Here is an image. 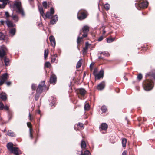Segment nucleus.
I'll list each match as a JSON object with an SVG mask.
<instances>
[{"mask_svg": "<svg viewBox=\"0 0 155 155\" xmlns=\"http://www.w3.org/2000/svg\"><path fill=\"white\" fill-rule=\"evenodd\" d=\"M13 6L17 12L21 14L22 16H25V13L22 7L21 2L20 1L15 2Z\"/></svg>", "mask_w": 155, "mask_h": 155, "instance_id": "1", "label": "nucleus"}, {"mask_svg": "<svg viewBox=\"0 0 155 155\" xmlns=\"http://www.w3.org/2000/svg\"><path fill=\"white\" fill-rule=\"evenodd\" d=\"M149 78H147V79L144 81L143 83L144 89L147 91L152 89L154 86L153 82L151 80H149Z\"/></svg>", "mask_w": 155, "mask_h": 155, "instance_id": "2", "label": "nucleus"}, {"mask_svg": "<svg viewBox=\"0 0 155 155\" xmlns=\"http://www.w3.org/2000/svg\"><path fill=\"white\" fill-rule=\"evenodd\" d=\"M137 3H135V5L136 8L139 10L140 8H146L148 5V2L143 1L140 2V0H137Z\"/></svg>", "mask_w": 155, "mask_h": 155, "instance_id": "3", "label": "nucleus"}, {"mask_svg": "<svg viewBox=\"0 0 155 155\" xmlns=\"http://www.w3.org/2000/svg\"><path fill=\"white\" fill-rule=\"evenodd\" d=\"M87 15V12L86 10H80L78 12L77 17L79 20H82L86 18Z\"/></svg>", "mask_w": 155, "mask_h": 155, "instance_id": "4", "label": "nucleus"}, {"mask_svg": "<svg viewBox=\"0 0 155 155\" xmlns=\"http://www.w3.org/2000/svg\"><path fill=\"white\" fill-rule=\"evenodd\" d=\"M7 49L4 45L1 46L0 48V58L1 60L4 58L6 54Z\"/></svg>", "mask_w": 155, "mask_h": 155, "instance_id": "5", "label": "nucleus"}, {"mask_svg": "<svg viewBox=\"0 0 155 155\" xmlns=\"http://www.w3.org/2000/svg\"><path fill=\"white\" fill-rule=\"evenodd\" d=\"M45 81H43L40 82L36 89V92L41 94L42 93L44 87V86L45 87H46V85H45Z\"/></svg>", "mask_w": 155, "mask_h": 155, "instance_id": "6", "label": "nucleus"}, {"mask_svg": "<svg viewBox=\"0 0 155 155\" xmlns=\"http://www.w3.org/2000/svg\"><path fill=\"white\" fill-rule=\"evenodd\" d=\"M54 8L53 7H51L50 8V11L47 12L46 15H44V17H45L48 18H52L53 17H52L51 15L54 13Z\"/></svg>", "mask_w": 155, "mask_h": 155, "instance_id": "7", "label": "nucleus"}, {"mask_svg": "<svg viewBox=\"0 0 155 155\" xmlns=\"http://www.w3.org/2000/svg\"><path fill=\"white\" fill-rule=\"evenodd\" d=\"M104 71L103 70H101L98 73L95 75L96 79L99 80L101 78H103L104 76Z\"/></svg>", "mask_w": 155, "mask_h": 155, "instance_id": "8", "label": "nucleus"}, {"mask_svg": "<svg viewBox=\"0 0 155 155\" xmlns=\"http://www.w3.org/2000/svg\"><path fill=\"white\" fill-rule=\"evenodd\" d=\"M12 150L11 151V152L15 155H19L21 153V151L17 147H14Z\"/></svg>", "mask_w": 155, "mask_h": 155, "instance_id": "9", "label": "nucleus"}, {"mask_svg": "<svg viewBox=\"0 0 155 155\" xmlns=\"http://www.w3.org/2000/svg\"><path fill=\"white\" fill-rule=\"evenodd\" d=\"M49 39L51 46L53 47H55L56 45V42L54 37L52 35H51L49 37Z\"/></svg>", "mask_w": 155, "mask_h": 155, "instance_id": "10", "label": "nucleus"}, {"mask_svg": "<svg viewBox=\"0 0 155 155\" xmlns=\"http://www.w3.org/2000/svg\"><path fill=\"white\" fill-rule=\"evenodd\" d=\"M105 83L104 82H102L98 84L97 87V89L100 91L103 90L105 87Z\"/></svg>", "mask_w": 155, "mask_h": 155, "instance_id": "11", "label": "nucleus"}, {"mask_svg": "<svg viewBox=\"0 0 155 155\" xmlns=\"http://www.w3.org/2000/svg\"><path fill=\"white\" fill-rule=\"evenodd\" d=\"M152 77L155 79V70H153L147 74L146 75V78H148L149 77Z\"/></svg>", "mask_w": 155, "mask_h": 155, "instance_id": "12", "label": "nucleus"}, {"mask_svg": "<svg viewBox=\"0 0 155 155\" xmlns=\"http://www.w3.org/2000/svg\"><path fill=\"white\" fill-rule=\"evenodd\" d=\"M8 0H0V2H2V4H0V8H4L8 3Z\"/></svg>", "mask_w": 155, "mask_h": 155, "instance_id": "13", "label": "nucleus"}, {"mask_svg": "<svg viewBox=\"0 0 155 155\" xmlns=\"http://www.w3.org/2000/svg\"><path fill=\"white\" fill-rule=\"evenodd\" d=\"M5 23L8 27H13L15 26V25L12 22L7 19L5 21Z\"/></svg>", "mask_w": 155, "mask_h": 155, "instance_id": "14", "label": "nucleus"}, {"mask_svg": "<svg viewBox=\"0 0 155 155\" xmlns=\"http://www.w3.org/2000/svg\"><path fill=\"white\" fill-rule=\"evenodd\" d=\"M51 19L50 21V23L51 24L54 25L56 23L58 19V17L57 15H54L53 17V18H51Z\"/></svg>", "mask_w": 155, "mask_h": 155, "instance_id": "15", "label": "nucleus"}, {"mask_svg": "<svg viewBox=\"0 0 155 155\" xmlns=\"http://www.w3.org/2000/svg\"><path fill=\"white\" fill-rule=\"evenodd\" d=\"M57 81L56 76L54 75H52L50 78V83H55Z\"/></svg>", "mask_w": 155, "mask_h": 155, "instance_id": "16", "label": "nucleus"}, {"mask_svg": "<svg viewBox=\"0 0 155 155\" xmlns=\"http://www.w3.org/2000/svg\"><path fill=\"white\" fill-rule=\"evenodd\" d=\"M35 134L32 128L31 124L30 122V138L32 139L34 137V134Z\"/></svg>", "mask_w": 155, "mask_h": 155, "instance_id": "17", "label": "nucleus"}, {"mask_svg": "<svg viewBox=\"0 0 155 155\" xmlns=\"http://www.w3.org/2000/svg\"><path fill=\"white\" fill-rule=\"evenodd\" d=\"M78 92L81 95L84 96L86 94V91L84 89L81 88L78 90Z\"/></svg>", "mask_w": 155, "mask_h": 155, "instance_id": "18", "label": "nucleus"}, {"mask_svg": "<svg viewBox=\"0 0 155 155\" xmlns=\"http://www.w3.org/2000/svg\"><path fill=\"white\" fill-rule=\"evenodd\" d=\"M16 31V29L15 28H13L9 29V33L10 35L12 37H13L15 34Z\"/></svg>", "mask_w": 155, "mask_h": 155, "instance_id": "19", "label": "nucleus"}, {"mask_svg": "<svg viewBox=\"0 0 155 155\" xmlns=\"http://www.w3.org/2000/svg\"><path fill=\"white\" fill-rule=\"evenodd\" d=\"M8 75L7 73L4 74L0 78V79H2V81H5L8 78Z\"/></svg>", "mask_w": 155, "mask_h": 155, "instance_id": "20", "label": "nucleus"}, {"mask_svg": "<svg viewBox=\"0 0 155 155\" xmlns=\"http://www.w3.org/2000/svg\"><path fill=\"white\" fill-rule=\"evenodd\" d=\"M38 8L39 12L41 15L44 18H44L45 14L43 8L41 6H38Z\"/></svg>", "mask_w": 155, "mask_h": 155, "instance_id": "21", "label": "nucleus"}, {"mask_svg": "<svg viewBox=\"0 0 155 155\" xmlns=\"http://www.w3.org/2000/svg\"><path fill=\"white\" fill-rule=\"evenodd\" d=\"M108 127L107 124L106 123H103L101 124L100 127L101 128V129L104 130H106Z\"/></svg>", "mask_w": 155, "mask_h": 155, "instance_id": "22", "label": "nucleus"}, {"mask_svg": "<svg viewBox=\"0 0 155 155\" xmlns=\"http://www.w3.org/2000/svg\"><path fill=\"white\" fill-rule=\"evenodd\" d=\"M7 147L8 149L10 151L12 150V149L14 147H13V144L11 143H8L7 145Z\"/></svg>", "mask_w": 155, "mask_h": 155, "instance_id": "23", "label": "nucleus"}, {"mask_svg": "<svg viewBox=\"0 0 155 155\" xmlns=\"http://www.w3.org/2000/svg\"><path fill=\"white\" fill-rule=\"evenodd\" d=\"M89 27L87 26H84L82 28V31L83 33H87L89 31Z\"/></svg>", "mask_w": 155, "mask_h": 155, "instance_id": "24", "label": "nucleus"}, {"mask_svg": "<svg viewBox=\"0 0 155 155\" xmlns=\"http://www.w3.org/2000/svg\"><path fill=\"white\" fill-rule=\"evenodd\" d=\"M4 61L5 64L6 66H8L9 65V58H7L6 56L4 58Z\"/></svg>", "mask_w": 155, "mask_h": 155, "instance_id": "25", "label": "nucleus"}, {"mask_svg": "<svg viewBox=\"0 0 155 155\" xmlns=\"http://www.w3.org/2000/svg\"><path fill=\"white\" fill-rule=\"evenodd\" d=\"M127 142L126 139L125 138H122V144L123 147L125 148L126 147V145Z\"/></svg>", "mask_w": 155, "mask_h": 155, "instance_id": "26", "label": "nucleus"}, {"mask_svg": "<svg viewBox=\"0 0 155 155\" xmlns=\"http://www.w3.org/2000/svg\"><path fill=\"white\" fill-rule=\"evenodd\" d=\"M81 147L82 149H84L86 147L85 142L82 140L81 143Z\"/></svg>", "mask_w": 155, "mask_h": 155, "instance_id": "27", "label": "nucleus"}, {"mask_svg": "<svg viewBox=\"0 0 155 155\" xmlns=\"http://www.w3.org/2000/svg\"><path fill=\"white\" fill-rule=\"evenodd\" d=\"M101 110L102 113H105L107 111V107L105 105L102 106L101 108Z\"/></svg>", "mask_w": 155, "mask_h": 155, "instance_id": "28", "label": "nucleus"}, {"mask_svg": "<svg viewBox=\"0 0 155 155\" xmlns=\"http://www.w3.org/2000/svg\"><path fill=\"white\" fill-rule=\"evenodd\" d=\"M100 54V55H103L105 56H109L110 55L107 52H99L98 55Z\"/></svg>", "mask_w": 155, "mask_h": 155, "instance_id": "29", "label": "nucleus"}, {"mask_svg": "<svg viewBox=\"0 0 155 155\" xmlns=\"http://www.w3.org/2000/svg\"><path fill=\"white\" fill-rule=\"evenodd\" d=\"M80 155H91V154L89 150H86L84 151V153H83L82 151H81V153Z\"/></svg>", "mask_w": 155, "mask_h": 155, "instance_id": "30", "label": "nucleus"}, {"mask_svg": "<svg viewBox=\"0 0 155 155\" xmlns=\"http://www.w3.org/2000/svg\"><path fill=\"white\" fill-rule=\"evenodd\" d=\"M0 98L2 100L5 101L7 97L5 94L1 93L0 94Z\"/></svg>", "mask_w": 155, "mask_h": 155, "instance_id": "31", "label": "nucleus"}, {"mask_svg": "<svg viewBox=\"0 0 155 155\" xmlns=\"http://www.w3.org/2000/svg\"><path fill=\"white\" fill-rule=\"evenodd\" d=\"M7 135L10 136L15 137V134L11 130H8L7 133Z\"/></svg>", "mask_w": 155, "mask_h": 155, "instance_id": "32", "label": "nucleus"}, {"mask_svg": "<svg viewBox=\"0 0 155 155\" xmlns=\"http://www.w3.org/2000/svg\"><path fill=\"white\" fill-rule=\"evenodd\" d=\"M41 94V93L36 92L34 97L36 101H37L38 99Z\"/></svg>", "mask_w": 155, "mask_h": 155, "instance_id": "33", "label": "nucleus"}, {"mask_svg": "<svg viewBox=\"0 0 155 155\" xmlns=\"http://www.w3.org/2000/svg\"><path fill=\"white\" fill-rule=\"evenodd\" d=\"M81 32H80L79 36L78 37L77 39V44H79L81 41V40L82 39V37H80V35L81 34Z\"/></svg>", "mask_w": 155, "mask_h": 155, "instance_id": "34", "label": "nucleus"}, {"mask_svg": "<svg viewBox=\"0 0 155 155\" xmlns=\"http://www.w3.org/2000/svg\"><path fill=\"white\" fill-rule=\"evenodd\" d=\"M57 55L56 54H54L52 57L51 58V61L52 62H54L56 58L57 57Z\"/></svg>", "mask_w": 155, "mask_h": 155, "instance_id": "35", "label": "nucleus"}, {"mask_svg": "<svg viewBox=\"0 0 155 155\" xmlns=\"http://www.w3.org/2000/svg\"><path fill=\"white\" fill-rule=\"evenodd\" d=\"M84 108L85 110H88L90 108V105L88 103L85 104L84 106Z\"/></svg>", "mask_w": 155, "mask_h": 155, "instance_id": "36", "label": "nucleus"}, {"mask_svg": "<svg viewBox=\"0 0 155 155\" xmlns=\"http://www.w3.org/2000/svg\"><path fill=\"white\" fill-rule=\"evenodd\" d=\"M115 40L114 38H107V42L108 43H110L113 42Z\"/></svg>", "mask_w": 155, "mask_h": 155, "instance_id": "37", "label": "nucleus"}, {"mask_svg": "<svg viewBox=\"0 0 155 155\" xmlns=\"http://www.w3.org/2000/svg\"><path fill=\"white\" fill-rule=\"evenodd\" d=\"M48 49H45L44 50V58L45 59L46 58L48 57Z\"/></svg>", "mask_w": 155, "mask_h": 155, "instance_id": "38", "label": "nucleus"}, {"mask_svg": "<svg viewBox=\"0 0 155 155\" xmlns=\"http://www.w3.org/2000/svg\"><path fill=\"white\" fill-rule=\"evenodd\" d=\"M37 85L34 83L32 84L31 85V89L33 91H35L36 90Z\"/></svg>", "mask_w": 155, "mask_h": 155, "instance_id": "39", "label": "nucleus"}, {"mask_svg": "<svg viewBox=\"0 0 155 155\" xmlns=\"http://www.w3.org/2000/svg\"><path fill=\"white\" fill-rule=\"evenodd\" d=\"M12 18L15 21H18L19 19L18 16L16 15H13L12 16Z\"/></svg>", "mask_w": 155, "mask_h": 155, "instance_id": "40", "label": "nucleus"}, {"mask_svg": "<svg viewBox=\"0 0 155 155\" xmlns=\"http://www.w3.org/2000/svg\"><path fill=\"white\" fill-rule=\"evenodd\" d=\"M82 59H81L78 62L76 66V67L77 68H79L81 66V63L80 61Z\"/></svg>", "mask_w": 155, "mask_h": 155, "instance_id": "41", "label": "nucleus"}, {"mask_svg": "<svg viewBox=\"0 0 155 155\" xmlns=\"http://www.w3.org/2000/svg\"><path fill=\"white\" fill-rule=\"evenodd\" d=\"M110 7V5L108 3H106L104 5V8L107 11L109 9Z\"/></svg>", "mask_w": 155, "mask_h": 155, "instance_id": "42", "label": "nucleus"}, {"mask_svg": "<svg viewBox=\"0 0 155 155\" xmlns=\"http://www.w3.org/2000/svg\"><path fill=\"white\" fill-rule=\"evenodd\" d=\"M142 75L141 73L139 74L137 77V79L139 81H140L142 79Z\"/></svg>", "mask_w": 155, "mask_h": 155, "instance_id": "43", "label": "nucleus"}, {"mask_svg": "<svg viewBox=\"0 0 155 155\" xmlns=\"http://www.w3.org/2000/svg\"><path fill=\"white\" fill-rule=\"evenodd\" d=\"M51 65L50 63L49 62H46L45 64V66L47 68H49Z\"/></svg>", "mask_w": 155, "mask_h": 155, "instance_id": "44", "label": "nucleus"}, {"mask_svg": "<svg viewBox=\"0 0 155 155\" xmlns=\"http://www.w3.org/2000/svg\"><path fill=\"white\" fill-rule=\"evenodd\" d=\"M97 71L98 70L97 68H95L94 69L93 72V74L94 76L97 74Z\"/></svg>", "mask_w": 155, "mask_h": 155, "instance_id": "45", "label": "nucleus"}, {"mask_svg": "<svg viewBox=\"0 0 155 155\" xmlns=\"http://www.w3.org/2000/svg\"><path fill=\"white\" fill-rule=\"evenodd\" d=\"M5 15L7 18V19H8V18L10 17V15H9V14L8 12H5Z\"/></svg>", "mask_w": 155, "mask_h": 155, "instance_id": "46", "label": "nucleus"}, {"mask_svg": "<svg viewBox=\"0 0 155 155\" xmlns=\"http://www.w3.org/2000/svg\"><path fill=\"white\" fill-rule=\"evenodd\" d=\"M43 6L45 8H47V3L46 1H44L43 3Z\"/></svg>", "mask_w": 155, "mask_h": 155, "instance_id": "47", "label": "nucleus"}, {"mask_svg": "<svg viewBox=\"0 0 155 155\" xmlns=\"http://www.w3.org/2000/svg\"><path fill=\"white\" fill-rule=\"evenodd\" d=\"M88 49V47L85 46V47L83 48V53H86L87 52V50Z\"/></svg>", "mask_w": 155, "mask_h": 155, "instance_id": "48", "label": "nucleus"}, {"mask_svg": "<svg viewBox=\"0 0 155 155\" xmlns=\"http://www.w3.org/2000/svg\"><path fill=\"white\" fill-rule=\"evenodd\" d=\"M29 116H30V121H31L33 119L34 117L33 115H32V114H31L30 113Z\"/></svg>", "mask_w": 155, "mask_h": 155, "instance_id": "49", "label": "nucleus"}, {"mask_svg": "<svg viewBox=\"0 0 155 155\" xmlns=\"http://www.w3.org/2000/svg\"><path fill=\"white\" fill-rule=\"evenodd\" d=\"M55 102L53 101V102L51 103L49 105L51 107L53 108L55 106Z\"/></svg>", "mask_w": 155, "mask_h": 155, "instance_id": "50", "label": "nucleus"}, {"mask_svg": "<svg viewBox=\"0 0 155 155\" xmlns=\"http://www.w3.org/2000/svg\"><path fill=\"white\" fill-rule=\"evenodd\" d=\"M3 104L1 102H0V110H2L3 109Z\"/></svg>", "mask_w": 155, "mask_h": 155, "instance_id": "51", "label": "nucleus"}, {"mask_svg": "<svg viewBox=\"0 0 155 155\" xmlns=\"http://www.w3.org/2000/svg\"><path fill=\"white\" fill-rule=\"evenodd\" d=\"M87 33H84V34L82 35V38H86L87 37Z\"/></svg>", "mask_w": 155, "mask_h": 155, "instance_id": "52", "label": "nucleus"}, {"mask_svg": "<svg viewBox=\"0 0 155 155\" xmlns=\"http://www.w3.org/2000/svg\"><path fill=\"white\" fill-rule=\"evenodd\" d=\"M3 109L6 110H8L9 109V107L7 105H5V106L3 105Z\"/></svg>", "mask_w": 155, "mask_h": 155, "instance_id": "53", "label": "nucleus"}, {"mask_svg": "<svg viewBox=\"0 0 155 155\" xmlns=\"http://www.w3.org/2000/svg\"><path fill=\"white\" fill-rule=\"evenodd\" d=\"M78 125H79L81 128L83 127H84L83 124L81 123H78Z\"/></svg>", "mask_w": 155, "mask_h": 155, "instance_id": "54", "label": "nucleus"}, {"mask_svg": "<svg viewBox=\"0 0 155 155\" xmlns=\"http://www.w3.org/2000/svg\"><path fill=\"white\" fill-rule=\"evenodd\" d=\"M103 39V36H101L100 37L98 40L99 41H101Z\"/></svg>", "mask_w": 155, "mask_h": 155, "instance_id": "55", "label": "nucleus"}, {"mask_svg": "<svg viewBox=\"0 0 155 155\" xmlns=\"http://www.w3.org/2000/svg\"><path fill=\"white\" fill-rule=\"evenodd\" d=\"M5 82V81H2V79H0V86L2 85Z\"/></svg>", "mask_w": 155, "mask_h": 155, "instance_id": "56", "label": "nucleus"}, {"mask_svg": "<svg viewBox=\"0 0 155 155\" xmlns=\"http://www.w3.org/2000/svg\"><path fill=\"white\" fill-rule=\"evenodd\" d=\"M127 152L126 151H124L122 153V155H127Z\"/></svg>", "mask_w": 155, "mask_h": 155, "instance_id": "57", "label": "nucleus"}, {"mask_svg": "<svg viewBox=\"0 0 155 155\" xmlns=\"http://www.w3.org/2000/svg\"><path fill=\"white\" fill-rule=\"evenodd\" d=\"M0 23H1V24H2V25H3L4 24V23H5V21L3 20H1L0 21Z\"/></svg>", "mask_w": 155, "mask_h": 155, "instance_id": "58", "label": "nucleus"}, {"mask_svg": "<svg viewBox=\"0 0 155 155\" xmlns=\"http://www.w3.org/2000/svg\"><path fill=\"white\" fill-rule=\"evenodd\" d=\"M94 63H91L90 65V69H91V68H93L92 66L94 65Z\"/></svg>", "mask_w": 155, "mask_h": 155, "instance_id": "59", "label": "nucleus"}, {"mask_svg": "<svg viewBox=\"0 0 155 155\" xmlns=\"http://www.w3.org/2000/svg\"><path fill=\"white\" fill-rule=\"evenodd\" d=\"M6 84L8 86H9L11 84V82L10 81L7 82Z\"/></svg>", "mask_w": 155, "mask_h": 155, "instance_id": "60", "label": "nucleus"}, {"mask_svg": "<svg viewBox=\"0 0 155 155\" xmlns=\"http://www.w3.org/2000/svg\"><path fill=\"white\" fill-rule=\"evenodd\" d=\"M90 45V44H89V43H88V42H86V43H85V46H86L87 47Z\"/></svg>", "mask_w": 155, "mask_h": 155, "instance_id": "61", "label": "nucleus"}, {"mask_svg": "<svg viewBox=\"0 0 155 155\" xmlns=\"http://www.w3.org/2000/svg\"><path fill=\"white\" fill-rule=\"evenodd\" d=\"M42 25V22H41L38 24V25L39 26H41Z\"/></svg>", "mask_w": 155, "mask_h": 155, "instance_id": "62", "label": "nucleus"}, {"mask_svg": "<svg viewBox=\"0 0 155 155\" xmlns=\"http://www.w3.org/2000/svg\"><path fill=\"white\" fill-rule=\"evenodd\" d=\"M30 4L31 5V6L33 7H34V2H33V3H30Z\"/></svg>", "mask_w": 155, "mask_h": 155, "instance_id": "63", "label": "nucleus"}, {"mask_svg": "<svg viewBox=\"0 0 155 155\" xmlns=\"http://www.w3.org/2000/svg\"><path fill=\"white\" fill-rule=\"evenodd\" d=\"M98 59H103V57H102L101 56H98Z\"/></svg>", "mask_w": 155, "mask_h": 155, "instance_id": "64", "label": "nucleus"}]
</instances>
